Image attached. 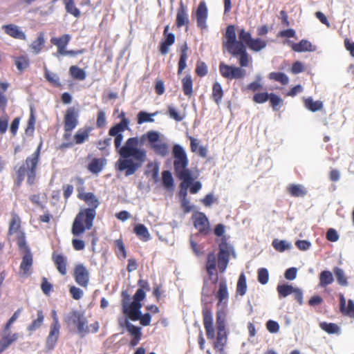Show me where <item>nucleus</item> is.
I'll return each mask as SVG.
<instances>
[{
    "instance_id": "7",
    "label": "nucleus",
    "mask_w": 354,
    "mask_h": 354,
    "mask_svg": "<svg viewBox=\"0 0 354 354\" xmlns=\"http://www.w3.org/2000/svg\"><path fill=\"white\" fill-rule=\"evenodd\" d=\"M147 140L148 146L157 156L166 157L169 153L168 144L160 139V134L156 131H149L140 138V141Z\"/></svg>"
},
{
    "instance_id": "18",
    "label": "nucleus",
    "mask_w": 354,
    "mask_h": 354,
    "mask_svg": "<svg viewBox=\"0 0 354 354\" xmlns=\"http://www.w3.org/2000/svg\"><path fill=\"white\" fill-rule=\"evenodd\" d=\"M1 28L3 30L4 32L8 36L21 40H26V34L20 27L18 26L10 24L6 25H3Z\"/></svg>"
},
{
    "instance_id": "13",
    "label": "nucleus",
    "mask_w": 354,
    "mask_h": 354,
    "mask_svg": "<svg viewBox=\"0 0 354 354\" xmlns=\"http://www.w3.org/2000/svg\"><path fill=\"white\" fill-rule=\"evenodd\" d=\"M73 278L75 282L83 288H87L89 283L90 274L88 269L83 264H77L73 270Z\"/></svg>"
},
{
    "instance_id": "28",
    "label": "nucleus",
    "mask_w": 354,
    "mask_h": 354,
    "mask_svg": "<svg viewBox=\"0 0 354 354\" xmlns=\"http://www.w3.org/2000/svg\"><path fill=\"white\" fill-rule=\"evenodd\" d=\"M182 90L185 95L190 97L193 95V80L190 74H187L181 80Z\"/></svg>"
},
{
    "instance_id": "36",
    "label": "nucleus",
    "mask_w": 354,
    "mask_h": 354,
    "mask_svg": "<svg viewBox=\"0 0 354 354\" xmlns=\"http://www.w3.org/2000/svg\"><path fill=\"white\" fill-rule=\"evenodd\" d=\"M319 286L321 288H326L328 285L331 284L333 281V276L330 271L329 270H324L322 271L319 276Z\"/></svg>"
},
{
    "instance_id": "25",
    "label": "nucleus",
    "mask_w": 354,
    "mask_h": 354,
    "mask_svg": "<svg viewBox=\"0 0 354 354\" xmlns=\"http://www.w3.org/2000/svg\"><path fill=\"white\" fill-rule=\"evenodd\" d=\"M53 260L54 263L58 270V272L62 275H65L67 272L66 265H67V259L66 258L60 254H53Z\"/></svg>"
},
{
    "instance_id": "21",
    "label": "nucleus",
    "mask_w": 354,
    "mask_h": 354,
    "mask_svg": "<svg viewBox=\"0 0 354 354\" xmlns=\"http://www.w3.org/2000/svg\"><path fill=\"white\" fill-rule=\"evenodd\" d=\"M124 326L128 332L133 336L130 342L131 346L134 347L137 346L142 337L141 328L133 325L127 319L124 321Z\"/></svg>"
},
{
    "instance_id": "57",
    "label": "nucleus",
    "mask_w": 354,
    "mask_h": 354,
    "mask_svg": "<svg viewBox=\"0 0 354 354\" xmlns=\"http://www.w3.org/2000/svg\"><path fill=\"white\" fill-rule=\"evenodd\" d=\"M114 245L116 248L115 254L118 257L121 256L122 258L125 259L127 256V251L125 249L124 244L122 240V239H116L114 241Z\"/></svg>"
},
{
    "instance_id": "56",
    "label": "nucleus",
    "mask_w": 354,
    "mask_h": 354,
    "mask_svg": "<svg viewBox=\"0 0 354 354\" xmlns=\"http://www.w3.org/2000/svg\"><path fill=\"white\" fill-rule=\"evenodd\" d=\"M163 185L167 188H173L174 186V178L169 171H163L162 173Z\"/></svg>"
},
{
    "instance_id": "50",
    "label": "nucleus",
    "mask_w": 354,
    "mask_h": 354,
    "mask_svg": "<svg viewBox=\"0 0 354 354\" xmlns=\"http://www.w3.org/2000/svg\"><path fill=\"white\" fill-rule=\"evenodd\" d=\"M65 5V9L68 13L73 15L75 17L80 16V10L75 7L73 0H63Z\"/></svg>"
},
{
    "instance_id": "29",
    "label": "nucleus",
    "mask_w": 354,
    "mask_h": 354,
    "mask_svg": "<svg viewBox=\"0 0 354 354\" xmlns=\"http://www.w3.org/2000/svg\"><path fill=\"white\" fill-rule=\"evenodd\" d=\"M106 163L105 158H93L88 165V169L93 174H97Z\"/></svg>"
},
{
    "instance_id": "26",
    "label": "nucleus",
    "mask_w": 354,
    "mask_h": 354,
    "mask_svg": "<svg viewBox=\"0 0 354 354\" xmlns=\"http://www.w3.org/2000/svg\"><path fill=\"white\" fill-rule=\"evenodd\" d=\"M60 328L50 326V332L46 339V347L52 350L54 348L59 335Z\"/></svg>"
},
{
    "instance_id": "35",
    "label": "nucleus",
    "mask_w": 354,
    "mask_h": 354,
    "mask_svg": "<svg viewBox=\"0 0 354 354\" xmlns=\"http://www.w3.org/2000/svg\"><path fill=\"white\" fill-rule=\"evenodd\" d=\"M223 95L224 92L221 84L218 82H214L212 85V97L217 105L221 104Z\"/></svg>"
},
{
    "instance_id": "51",
    "label": "nucleus",
    "mask_w": 354,
    "mask_h": 354,
    "mask_svg": "<svg viewBox=\"0 0 354 354\" xmlns=\"http://www.w3.org/2000/svg\"><path fill=\"white\" fill-rule=\"evenodd\" d=\"M320 328L328 334H338L339 333V327L335 323L321 322Z\"/></svg>"
},
{
    "instance_id": "22",
    "label": "nucleus",
    "mask_w": 354,
    "mask_h": 354,
    "mask_svg": "<svg viewBox=\"0 0 354 354\" xmlns=\"http://www.w3.org/2000/svg\"><path fill=\"white\" fill-rule=\"evenodd\" d=\"M93 128L90 126H85L79 129L73 136V141L75 145H81L88 140Z\"/></svg>"
},
{
    "instance_id": "61",
    "label": "nucleus",
    "mask_w": 354,
    "mask_h": 354,
    "mask_svg": "<svg viewBox=\"0 0 354 354\" xmlns=\"http://www.w3.org/2000/svg\"><path fill=\"white\" fill-rule=\"evenodd\" d=\"M9 84L6 82H0V106L6 107L8 100L3 93L7 91Z\"/></svg>"
},
{
    "instance_id": "63",
    "label": "nucleus",
    "mask_w": 354,
    "mask_h": 354,
    "mask_svg": "<svg viewBox=\"0 0 354 354\" xmlns=\"http://www.w3.org/2000/svg\"><path fill=\"white\" fill-rule=\"evenodd\" d=\"M29 199L35 206L40 207L41 209L44 208L43 201L45 199V197L41 196V194H32L29 197Z\"/></svg>"
},
{
    "instance_id": "47",
    "label": "nucleus",
    "mask_w": 354,
    "mask_h": 354,
    "mask_svg": "<svg viewBox=\"0 0 354 354\" xmlns=\"http://www.w3.org/2000/svg\"><path fill=\"white\" fill-rule=\"evenodd\" d=\"M247 291V282L246 277L243 272H242L239 277L237 286H236V293L241 296H243Z\"/></svg>"
},
{
    "instance_id": "30",
    "label": "nucleus",
    "mask_w": 354,
    "mask_h": 354,
    "mask_svg": "<svg viewBox=\"0 0 354 354\" xmlns=\"http://www.w3.org/2000/svg\"><path fill=\"white\" fill-rule=\"evenodd\" d=\"M133 232L142 241H148L151 239L150 233L146 226L143 224H137L133 227Z\"/></svg>"
},
{
    "instance_id": "3",
    "label": "nucleus",
    "mask_w": 354,
    "mask_h": 354,
    "mask_svg": "<svg viewBox=\"0 0 354 354\" xmlns=\"http://www.w3.org/2000/svg\"><path fill=\"white\" fill-rule=\"evenodd\" d=\"M172 154L174 158L175 175L179 180H182L180 184L179 197L184 201V203H189L187 198V189L194 179L191 171L187 168L189 162L187 154L183 147L178 144L174 145Z\"/></svg>"
},
{
    "instance_id": "16",
    "label": "nucleus",
    "mask_w": 354,
    "mask_h": 354,
    "mask_svg": "<svg viewBox=\"0 0 354 354\" xmlns=\"http://www.w3.org/2000/svg\"><path fill=\"white\" fill-rule=\"evenodd\" d=\"M216 298L218 299V306H227L229 293L227 290V281L225 278H222L218 283V289L216 293Z\"/></svg>"
},
{
    "instance_id": "53",
    "label": "nucleus",
    "mask_w": 354,
    "mask_h": 354,
    "mask_svg": "<svg viewBox=\"0 0 354 354\" xmlns=\"http://www.w3.org/2000/svg\"><path fill=\"white\" fill-rule=\"evenodd\" d=\"M272 245L275 249V250L283 252L286 250H289L291 248V245L283 240H279L275 239L273 240L272 243Z\"/></svg>"
},
{
    "instance_id": "12",
    "label": "nucleus",
    "mask_w": 354,
    "mask_h": 354,
    "mask_svg": "<svg viewBox=\"0 0 354 354\" xmlns=\"http://www.w3.org/2000/svg\"><path fill=\"white\" fill-rule=\"evenodd\" d=\"M194 227L198 230V233L207 235L210 232V225L207 216L203 212H197L192 216Z\"/></svg>"
},
{
    "instance_id": "17",
    "label": "nucleus",
    "mask_w": 354,
    "mask_h": 354,
    "mask_svg": "<svg viewBox=\"0 0 354 354\" xmlns=\"http://www.w3.org/2000/svg\"><path fill=\"white\" fill-rule=\"evenodd\" d=\"M169 26L167 25L164 28L163 36L164 41L160 43L159 50L162 55H166L169 53V46L175 42V35L174 33L169 32Z\"/></svg>"
},
{
    "instance_id": "64",
    "label": "nucleus",
    "mask_w": 354,
    "mask_h": 354,
    "mask_svg": "<svg viewBox=\"0 0 354 354\" xmlns=\"http://www.w3.org/2000/svg\"><path fill=\"white\" fill-rule=\"evenodd\" d=\"M270 96V93L266 92L257 93L254 95L252 100L257 104H263L269 100Z\"/></svg>"
},
{
    "instance_id": "54",
    "label": "nucleus",
    "mask_w": 354,
    "mask_h": 354,
    "mask_svg": "<svg viewBox=\"0 0 354 354\" xmlns=\"http://www.w3.org/2000/svg\"><path fill=\"white\" fill-rule=\"evenodd\" d=\"M44 77L51 84L56 87H59L61 86V83L59 82V78L57 74L53 73L49 71L46 68H45L44 71Z\"/></svg>"
},
{
    "instance_id": "55",
    "label": "nucleus",
    "mask_w": 354,
    "mask_h": 354,
    "mask_svg": "<svg viewBox=\"0 0 354 354\" xmlns=\"http://www.w3.org/2000/svg\"><path fill=\"white\" fill-rule=\"evenodd\" d=\"M270 106L274 111H279L283 105L282 99L277 95L271 93L269 98Z\"/></svg>"
},
{
    "instance_id": "52",
    "label": "nucleus",
    "mask_w": 354,
    "mask_h": 354,
    "mask_svg": "<svg viewBox=\"0 0 354 354\" xmlns=\"http://www.w3.org/2000/svg\"><path fill=\"white\" fill-rule=\"evenodd\" d=\"M269 78L276 82H280L283 85L288 84L289 82L288 77L281 72H272L269 74Z\"/></svg>"
},
{
    "instance_id": "31",
    "label": "nucleus",
    "mask_w": 354,
    "mask_h": 354,
    "mask_svg": "<svg viewBox=\"0 0 354 354\" xmlns=\"http://www.w3.org/2000/svg\"><path fill=\"white\" fill-rule=\"evenodd\" d=\"M14 62L18 70L21 73L30 66V59L27 55L14 57Z\"/></svg>"
},
{
    "instance_id": "32",
    "label": "nucleus",
    "mask_w": 354,
    "mask_h": 354,
    "mask_svg": "<svg viewBox=\"0 0 354 354\" xmlns=\"http://www.w3.org/2000/svg\"><path fill=\"white\" fill-rule=\"evenodd\" d=\"M44 44V35L43 32H39L37 39L30 45V48L33 53L37 55L42 50Z\"/></svg>"
},
{
    "instance_id": "40",
    "label": "nucleus",
    "mask_w": 354,
    "mask_h": 354,
    "mask_svg": "<svg viewBox=\"0 0 354 354\" xmlns=\"http://www.w3.org/2000/svg\"><path fill=\"white\" fill-rule=\"evenodd\" d=\"M32 265V256L30 250L26 252V254L22 258V261L20 265V269L24 274L30 270Z\"/></svg>"
},
{
    "instance_id": "5",
    "label": "nucleus",
    "mask_w": 354,
    "mask_h": 354,
    "mask_svg": "<svg viewBox=\"0 0 354 354\" xmlns=\"http://www.w3.org/2000/svg\"><path fill=\"white\" fill-rule=\"evenodd\" d=\"M230 249L232 248L228 245L226 238L224 236L218 245L217 257L214 252L207 254L205 264L206 271L209 278L216 274L215 283L218 280L216 273V266L220 272L223 273L226 270L230 259Z\"/></svg>"
},
{
    "instance_id": "24",
    "label": "nucleus",
    "mask_w": 354,
    "mask_h": 354,
    "mask_svg": "<svg viewBox=\"0 0 354 354\" xmlns=\"http://www.w3.org/2000/svg\"><path fill=\"white\" fill-rule=\"evenodd\" d=\"M129 317L132 321L140 320V323L143 326H149L151 320V316L149 313H145L142 315L140 309H138V312L136 314V316L132 314L131 310L123 313Z\"/></svg>"
},
{
    "instance_id": "37",
    "label": "nucleus",
    "mask_w": 354,
    "mask_h": 354,
    "mask_svg": "<svg viewBox=\"0 0 354 354\" xmlns=\"http://www.w3.org/2000/svg\"><path fill=\"white\" fill-rule=\"evenodd\" d=\"M21 227V219L19 216L15 212L12 213V218L10 221L8 235L18 233Z\"/></svg>"
},
{
    "instance_id": "2",
    "label": "nucleus",
    "mask_w": 354,
    "mask_h": 354,
    "mask_svg": "<svg viewBox=\"0 0 354 354\" xmlns=\"http://www.w3.org/2000/svg\"><path fill=\"white\" fill-rule=\"evenodd\" d=\"M239 40H236V28L234 25L227 26L222 41L223 48L231 55L239 57V64L242 67H248L252 62V57L248 53L246 46L252 40V35L244 28L239 30Z\"/></svg>"
},
{
    "instance_id": "49",
    "label": "nucleus",
    "mask_w": 354,
    "mask_h": 354,
    "mask_svg": "<svg viewBox=\"0 0 354 354\" xmlns=\"http://www.w3.org/2000/svg\"><path fill=\"white\" fill-rule=\"evenodd\" d=\"M294 289L293 286L288 284L278 285L277 288L279 298H283L292 294Z\"/></svg>"
},
{
    "instance_id": "41",
    "label": "nucleus",
    "mask_w": 354,
    "mask_h": 354,
    "mask_svg": "<svg viewBox=\"0 0 354 354\" xmlns=\"http://www.w3.org/2000/svg\"><path fill=\"white\" fill-rule=\"evenodd\" d=\"M304 106L312 112L321 110L323 108V102L320 100L313 101L312 97L305 98L304 100Z\"/></svg>"
},
{
    "instance_id": "42",
    "label": "nucleus",
    "mask_w": 354,
    "mask_h": 354,
    "mask_svg": "<svg viewBox=\"0 0 354 354\" xmlns=\"http://www.w3.org/2000/svg\"><path fill=\"white\" fill-rule=\"evenodd\" d=\"M69 74L75 80L83 81L86 77V73L84 70L74 65L69 68Z\"/></svg>"
},
{
    "instance_id": "48",
    "label": "nucleus",
    "mask_w": 354,
    "mask_h": 354,
    "mask_svg": "<svg viewBox=\"0 0 354 354\" xmlns=\"http://www.w3.org/2000/svg\"><path fill=\"white\" fill-rule=\"evenodd\" d=\"M157 114V111L153 113H148L145 111H140L137 115V122L139 124L145 122H154V120L152 118V117L156 115Z\"/></svg>"
},
{
    "instance_id": "11",
    "label": "nucleus",
    "mask_w": 354,
    "mask_h": 354,
    "mask_svg": "<svg viewBox=\"0 0 354 354\" xmlns=\"http://www.w3.org/2000/svg\"><path fill=\"white\" fill-rule=\"evenodd\" d=\"M79 110L75 107L71 106L66 110L64 116V131H72L79 124Z\"/></svg>"
},
{
    "instance_id": "59",
    "label": "nucleus",
    "mask_w": 354,
    "mask_h": 354,
    "mask_svg": "<svg viewBox=\"0 0 354 354\" xmlns=\"http://www.w3.org/2000/svg\"><path fill=\"white\" fill-rule=\"evenodd\" d=\"M333 272L339 285L344 286L348 284L347 279L345 277L344 272L342 269L338 267H335L333 269Z\"/></svg>"
},
{
    "instance_id": "23",
    "label": "nucleus",
    "mask_w": 354,
    "mask_h": 354,
    "mask_svg": "<svg viewBox=\"0 0 354 354\" xmlns=\"http://www.w3.org/2000/svg\"><path fill=\"white\" fill-rule=\"evenodd\" d=\"M71 36L64 34L59 37H52L50 42L57 47V53L59 55H64L66 53V48L71 40Z\"/></svg>"
},
{
    "instance_id": "33",
    "label": "nucleus",
    "mask_w": 354,
    "mask_h": 354,
    "mask_svg": "<svg viewBox=\"0 0 354 354\" xmlns=\"http://www.w3.org/2000/svg\"><path fill=\"white\" fill-rule=\"evenodd\" d=\"M18 337V333L8 334L3 336L0 340V354L15 342Z\"/></svg>"
},
{
    "instance_id": "46",
    "label": "nucleus",
    "mask_w": 354,
    "mask_h": 354,
    "mask_svg": "<svg viewBox=\"0 0 354 354\" xmlns=\"http://www.w3.org/2000/svg\"><path fill=\"white\" fill-rule=\"evenodd\" d=\"M147 170L145 172L147 176H151L152 179L157 182L158 180L159 165L158 163L149 162L147 164Z\"/></svg>"
},
{
    "instance_id": "39",
    "label": "nucleus",
    "mask_w": 354,
    "mask_h": 354,
    "mask_svg": "<svg viewBox=\"0 0 354 354\" xmlns=\"http://www.w3.org/2000/svg\"><path fill=\"white\" fill-rule=\"evenodd\" d=\"M288 192L293 197H303L306 195V190L301 185L290 184L287 187Z\"/></svg>"
},
{
    "instance_id": "15",
    "label": "nucleus",
    "mask_w": 354,
    "mask_h": 354,
    "mask_svg": "<svg viewBox=\"0 0 354 354\" xmlns=\"http://www.w3.org/2000/svg\"><path fill=\"white\" fill-rule=\"evenodd\" d=\"M195 16L197 26L201 30L206 29L207 27V19L208 17V10L204 1L199 3L195 12Z\"/></svg>"
},
{
    "instance_id": "19",
    "label": "nucleus",
    "mask_w": 354,
    "mask_h": 354,
    "mask_svg": "<svg viewBox=\"0 0 354 354\" xmlns=\"http://www.w3.org/2000/svg\"><path fill=\"white\" fill-rule=\"evenodd\" d=\"M339 310L341 313L351 319H354V301L348 299V305L346 306V299L342 293L339 294Z\"/></svg>"
},
{
    "instance_id": "8",
    "label": "nucleus",
    "mask_w": 354,
    "mask_h": 354,
    "mask_svg": "<svg viewBox=\"0 0 354 354\" xmlns=\"http://www.w3.org/2000/svg\"><path fill=\"white\" fill-rule=\"evenodd\" d=\"M122 296V312H127L131 310V313L134 316L138 312V309H141L142 304L141 301L144 300L146 297L145 292L142 289H138L133 295V301H131V296L127 290H123L121 293Z\"/></svg>"
},
{
    "instance_id": "9",
    "label": "nucleus",
    "mask_w": 354,
    "mask_h": 354,
    "mask_svg": "<svg viewBox=\"0 0 354 354\" xmlns=\"http://www.w3.org/2000/svg\"><path fill=\"white\" fill-rule=\"evenodd\" d=\"M64 321L68 325L73 324L75 326L78 333L82 335L88 333L90 331L87 319L80 311H71L65 318Z\"/></svg>"
},
{
    "instance_id": "62",
    "label": "nucleus",
    "mask_w": 354,
    "mask_h": 354,
    "mask_svg": "<svg viewBox=\"0 0 354 354\" xmlns=\"http://www.w3.org/2000/svg\"><path fill=\"white\" fill-rule=\"evenodd\" d=\"M257 274L258 281L260 283L265 285L268 282L269 274L266 268H259L257 271Z\"/></svg>"
},
{
    "instance_id": "60",
    "label": "nucleus",
    "mask_w": 354,
    "mask_h": 354,
    "mask_svg": "<svg viewBox=\"0 0 354 354\" xmlns=\"http://www.w3.org/2000/svg\"><path fill=\"white\" fill-rule=\"evenodd\" d=\"M17 243L20 250H23L25 252L30 250L26 241L25 234L22 231H19L17 236Z\"/></svg>"
},
{
    "instance_id": "38",
    "label": "nucleus",
    "mask_w": 354,
    "mask_h": 354,
    "mask_svg": "<svg viewBox=\"0 0 354 354\" xmlns=\"http://www.w3.org/2000/svg\"><path fill=\"white\" fill-rule=\"evenodd\" d=\"M37 315V319H34L27 327V330L30 333L35 331L43 324L44 320V315L43 311L41 310H38Z\"/></svg>"
},
{
    "instance_id": "14",
    "label": "nucleus",
    "mask_w": 354,
    "mask_h": 354,
    "mask_svg": "<svg viewBox=\"0 0 354 354\" xmlns=\"http://www.w3.org/2000/svg\"><path fill=\"white\" fill-rule=\"evenodd\" d=\"M202 314L207 337L209 339H213L215 337V334L212 310L210 308L205 307L203 308Z\"/></svg>"
},
{
    "instance_id": "45",
    "label": "nucleus",
    "mask_w": 354,
    "mask_h": 354,
    "mask_svg": "<svg viewBox=\"0 0 354 354\" xmlns=\"http://www.w3.org/2000/svg\"><path fill=\"white\" fill-rule=\"evenodd\" d=\"M267 42L265 40H263L261 38H252L248 44V47L252 51L259 52L265 48Z\"/></svg>"
},
{
    "instance_id": "10",
    "label": "nucleus",
    "mask_w": 354,
    "mask_h": 354,
    "mask_svg": "<svg viewBox=\"0 0 354 354\" xmlns=\"http://www.w3.org/2000/svg\"><path fill=\"white\" fill-rule=\"evenodd\" d=\"M242 68L241 66L240 67L230 66L224 62H221L218 66L219 73L221 76L228 80L243 78L246 75V72Z\"/></svg>"
},
{
    "instance_id": "4",
    "label": "nucleus",
    "mask_w": 354,
    "mask_h": 354,
    "mask_svg": "<svg viewBox=\"0 0 354 354\" xmlns=\"http://www.w3.org/2000/svg\"><path fill=\"white\" fill-rule=\"evenodd\" d=\"M84 201L89 207L81 209L76 215L72 225L71 232L75 236L82 235L86 230H91L96 216V208L100 205L98 198L92 192L82 195Z\"/></svg>"
},
{
    "instance_id": "6",
    "label": "nucleus",
    "mask_w": 354,
    "mask_h": 354,
    "mask_svg": "<svg viewBox=\"0 0 354 354\" xmlns=\"http://www.w3.org/2000/svg\"><path fill=\"white\" fill-rule=\"evenodd\" d=\"M41 143L38 146L35 151L27 157L24 164L16 171L17 179L15 184L20 186L25 177H27V183L32 185L36 180L37 169L39 161Z\"/></svg>"
},
{
    "instance_id": "34",
    "label": "nucleus",
    "mask_w": 354,
    "mask_h": 354,
    "mask_svg": "<svg viewBox=\"0 0 354 354\" xmlns=\"http://www.w3.org/2000/svg\"><path fill=\"white\" fill-rule=\"evenodd\" d=\"M227 341V335L225 332H217L216 340L214 344L215 350L220 352V354H225L224 347Z\"/></svg>"
},
{
    "instance_id": "44",
    "label": "nucleus",
    "mask_w": 354,
    "mask_h": 354,
    "mask_svg": "<svg viewBox=\"0 0 354 354\" xmlns=\"http://www.w3.org/2000/svg\"><path fill=\"white\" fill-rule=\"evenodd\" d=\"M291 48L295 52L310 51L312 50V44L309 41L302 39L299 43L292 44Z\"/></svg>"
},
{
    "instance_id": "58",
    "label": "nucleus",
    "mask_w": 354,
    "mask_h": 354,
    "mask_svg": "<svg viewBox=\"0 0 354 354\" xmlns=\"http://www.w3.org/2000/svg\"><path fill=\"white\" fill-rule=\"evenodd\" d=\"M71 181H74L77 183V198L81 200L82 195H85L86 192H84V180L80 177H75L71 180Z\"/></svg>"
},
{
    "instance_id": "1",
    "label": "nucleus",
    "mask_w": 354,
    "mask_h": 354,
    "mask_svg": "<svg viewBox=\"0 0 354 354\" xmlns=\"http://www.w3.org/2000/svg\"><path fill=\"white\" fill-rule=\"evenodd\" d=\"M124 127L122 124H115L110 128L109 135L115 137L114 145L120 155V158L116 162V167L120 171H125V175L128 176L134 174L146 161L147 151L138 147L140 138L137 136L128 138L122 146V133L127 130Z\"/></svg>"
},
{
    "instance_id": "20",
    "label": "nucleus",
    "mask_w": 354,
    "mask_h": 354,
    "mask_svg": "<svg viewBox=\"0 0 354 354\" xmlns=\"http://www.w3.org/2000/svg\"><path fill=\"white\" fill-rule=\"evenodd\" d=\"M189 23L187 8L186 6L180 1L177 9L176 25L178 28H181L184 26H188Z\"/></svg>"
},
{
    "instance_id": "43",
    "label": "nucleus",
    "mask_w": 354,
    "mask_h": 354,
    "mask_svg": "<svg viewBox=\"0 0 354 354\" xmlns=\"http://www.w3.org/2000/svg\"><path fill=\"white\" fill-rule=\"evenodd\" d=\"M6 109V107L0 106V134L5 133L8 127L9 116Z\"/></svg>"
},
{
    "instance_id": "27",
    "label": "nucleus",
    "mask_w": 354,
    "mask_h": 354,
    "mask_svg": "<svg viewBox=\"0 0 354 354\" xmlns=\"http://www.w3.org/2000/svg\"><path fill=\"white\" fill-rule=\"evenodd\" d=\"M187 51H188V46L186 42H185L180 46V59L178 64V75L182 73L183 70L187 67Z\"/></svg>"
}]
</instances>
